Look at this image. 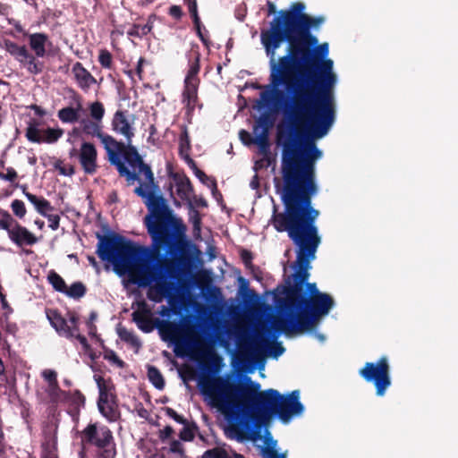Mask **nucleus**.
Instances as JSON below:
<instances>
[{"label":"nucleus","instance_id":"obj_1","mask_svg":"<svg viewBox=\"0 0 458 458\" xmlns=\"http://www.w3.org/2000/svg\"><path fill=\"white\" fill-rule=\"evenodd\" d=\"M131 142H122L114 138L106 152L119 176L125 178L127 186L139 182L133 192L147 207L148 214L143 224L151 245H136L113 233L98 235L97 254L101 260L111 262L117 270L135 275L140 286L156 282L155 288L148 292V298L160 301L172 286L167 279H177L192 268V245L187 239L185 224L167 205L150 165L143 161Z\"/></svg>","mask_w":458,"mask_h":458},{"label":"nucleus","instance_id":"obj_2","mask_svg":"<svg viewBox=\"0 0 458 458\" xmlns=\"http://www.w3.org/2000/svg\"><path fill=\"white\" fill-rule=\"evenodd\" d=\"M319 151L312 145L286 154L283 161L281 200L284 211L274 213L272 225L286 232L296 246L295 272L287 278L279 316L272 320L276 331L286 335L312 330L335 305L333 297L309 283L310 262L316 259L321 242L316 220L319 211L312 206L318 193L316 162Z\"/></svg>","mask_w":458,"mask_h":458},{"label":"nucleus","instance_id":"obj_3","mask_svg":"<svg viewBox=\"0 0 458 458\" xmlns=\"http://www.w3.org/2000/svg\"><path fill=\"white\" fill-rule=\"evenodd\" d=\"M328 44L312 40H302L287 45L285 55L269 58V81L274 90L262 92L261 98L268 102L273 97L276 106L284 114L296 130H303L305 137L296 144L286 142L282 155L297 151L305 145L317 147L316 139L327 134L335 119L334 88L336 75L333 71V60L328 55Z\"/></svg>","mask_w":458,"mask_h":458},{"label":"nucleus","instance_id":"obj_4","mask_svg":"<svg viewBox=\"0 0 458 458\" xmlns=\"http://www.w3.org/2000/svg\"><path fill=\"white\" fill-rule=\"evenodd\" d=\"M199 388L241 441L256 440L276 416L285 423L304 410L298 390L285 395L273 388L261 390L260 384L248 377L244 382L210 377L199 381Z\"/></svg>","mask_w":458,"mask_h":458},{"label":"nucleus","instance_id":"obj_5","mask_svg":"<svg viewBox=\"0 0 458 458\" xmlns=\"http://www.w3.org/2000/svg\"><path fill=\"white\" fill-rule=\"evenodd\" d=\"M302 2L293 3L288 9L280 10L270 21L267 30H261L260 41L267 57L276 54L281 45L291 37L293 31L307 15Z\"/></svg>","mask_w":458,"mask_h":458},{"label":"nucleus","instance_id":"obj_6","mask_svg":"<svg viewBox=\"0 0 458 458\" xmlns=\"http://www.w3.org/2000/svg\"><path fill=\"white\" fill-rule=\"evenodd\" d=\"M83 449L94 448L95 458H115L116 443L112 430L98 422L89 423L80 433Z\"/></svg>","mask_w":458,"mask_h":458},{"label":"nucleus","instance_id":"obj_7","mask_svg":"<svg viewBox=\"0 0 458 458\" xmlns=\"http://www.w3.org/2000/svg\"><path fill=\"white\" fill-rule=\"evenodd\" d=\"M199 47L198 44L191 45L189 55V69L184 79V87L182 90V103L185 105L186 115L191 118L196 106L202 107V104H199L198 89L200 80L198 76L200 71Z\"/></svg>","mask_w":458,"mask_h":458},{"label":"nucleus","instance_id":"obj_8","mask_svg":"<svg viewBox=\"0 0 458 458\" xmlns=\"http://www.w3.org/2000/svg\"><path fill=\"white\" fill-rule=\"evenodd\" d=\"M47 318L50 325L55 329L60 336L67 339H77L84 350L89 349L87 338L80 334L79 315L75 311L69 310L67 318H64L58 310L47 309L46 310Z\"/></svg>","mask_w":458,"mask_h":458},{"label":"nucleus","instance_id":"obj_9","mask_svg":"<svg viewBox=\"0 0 458 458\" xmlns=\"http://www.w3.org/2000/svg\"><path fill=\"white\" fill-rule=\"evenodd\" d=\"M359 375L367 382L373 383L377 396L385 395L391 386L390 366L386 356L377 362H366L359 370Z\"/></svg>","mask_w":458,"mask_h":458},{"label":"nucleus","instance_id":"obj_10","mask_svg":"<svg viewBox=\"0 0 458 458\" xmlns=\"http://www.w3.org/2000/svg\"><path fill=\"white\" fill-rule=\"evenodd\" d=\"M39 122L36 119H31L28 127L26 128L25 136L27 140L33 143H47L54 144L59 140L64 134V130L61 128H47L42 131L43 136L40 135L41 131L38 129Z\"/></svg>","mask_w":458,"mask_h":458},{"label":"nucleus","instance_id":"obj_11","mask_svg":"<svg viewBox=\"0 0 458 458\" xmlns=\"http://www.w3.org/2000/svg\"><path fill=\"white\" fill-rule=\"evenodd\" d=\"M324 21L325 17L323 16L313 17L307 14L303 20L299 22V25L285 42H287V45H290L306 39L312 40L316 36L312 34L311 29H318Z\"/></svg>","mask_w":458,"mask_h":458},{"label":"nucleus","instance_id":"obj_12","mask_svg":"<svg viewBox=\"0 0 458 458\" xmlns=\"http://www.w3.org/2000/svg\"><path fill=\"white\" fill-rule=\"evenodd\" d=\"M157 327L164 341L172 342L176 344H179L183 335L191 330V327L186 324L158 319H157Z\"/></svg>","mask_w":458,"mask_h":458},{"label":"nucleus","instance_id":"obj_13","mask_svg":"<svg viewBox=\"0 0 458 458\" xmlns=\"http://www.w3.org/2000/svg\"><path fill=\"white\" fill-rule=\"evenodd\" d=\"M79 163L84 174L93 175L97 173L98 165V149L96 146L88 141H84L80 147Z\"/></svg>","mask_w":458,"mask_h":458},{"label":"nucleus","instance_id":"obj_14","mask_svg":"<svg viewBox=\"0 0 458 458\" xmlns=\"http://www.w3.org/2000/svg\"><path fill=\"white\" fill-rule=\"evenodd\" d=\"M8 237L17 247L32 246L38 242V237L27 227L21 225L17 220L13 225Z\"/></svg>","mask_w":458,"mask_h":458},{"label":"nucleus","instance_id":"obj_15","mask_svg":"<svg viewBox=\"0 0 458 458\" xmlns=\"http://www.w3.org/2000/svg\"><path fill=\"white\" fill-rule=\"evenodd\" d=\"M80 125L81 130L84 134L98 138L105 149H106L110 143L113 142L114 137L103 132L101 122L91 120L89 118H83L80 121Z\"/></svg>","mask_w":458,"mask_h":458},{"label":"nucleus","instance_id":"obj_16","mask_svg":"<svg viewBox=\"0 0 458 458\" xmlns=\"http://www.w3.org/2000/svg\"><path fill=\"white\" fill-rule=\"evenodd\" d=\"M151 315V310L145 301H139L138 309L131 314L132 320L144 333H150L157 327V319L153 320Z\"/></svg>","mask_w":458,"mask_h":458},{"label":"nucleus","instance_id":"obj_17","mask_svg":"<svg viewBox=\"0 0 458 458\" xmlns=\"http://www.w3.org/2000/svg\"><path fill=\"white\" fill-rule=\"evenodd\" d=\"M111 126L115 133L124 136L126 141H132L134 130L127 119V111L117 110L113 116Z\"/></svg>","mask_w":458,"mask_h":458},{"label":"nucleus","instance_id":"obj_18","mask_svg":"<svg viewBox=\"0 0 458 458\" xmlns=\"http://www.w3.org/2000/svg\"><path fill=\"white\" fill-rule=\"evenodd\" d=\"M265 347H267L268 354L276 359L284 352V348L281 343L275 341L268 342V340L262 335H259L250 345V349L256 354H263Z\"/></svg>","mask_w":458,"mask_h":458},{"label":"nucleus","instance_id":"obj_19","mask_svg":"<svg viewBox=\"0 0 458 458\" xmlns=\"http://www.w3.org/2000/svg\"><path fill=\"white\" fill-rule=\"evenodd\" d=\"M72 73L78 87L84 92H88L97 83V79L80 62L72 65Z\"/></svg>","mask_w":458,"mask_h":458},{"label":"nucleus","instance_id":"obj_20","mask_svg":"<svg viewBox=\"0 0 458 458\" xmlns=\"http://www.w3.org/2000/svg\"><path fill=\"white\" fill-rule=\"evenodd\" d=\"M29 45L37 57L47 55V34L36 32L28 35Z\"/></svg>","mask_w":458,"mask_h":458},{"label":"nucleus","instance_id":"obj_21","mask_svg":"<svg viewBox=\"0 0 458 458\" xmlns=\"http://www.w3.org/2000/svg\"><path fill=\"white\" fill-rule=\"evenodd\" d=\"M100 414L109 422H116L121 419L118 399L109 400L104 403H98Z\"/></svg>","mask_w":458,"mask_h":458},{"label":"nucleus","instance_id":"obj_22","mask_svg":"<svg viewBox=\"0 0 458 458\" xmlns=\"http://www.w3.org/2000/svg\"><path fill=\"white\" fill-rule=\"evenodd\" d=\"M191 140L186 125L182 126V131L179 137V155L188 164H193V159L190 157Z\"/></svg>","mask_w":458,"mask_h":458},{"label":"nucleus","instance_id":"obj_23","mask_svg":"<svg viewBox=\"0 0 458 458\" xmlns=\"http://www.w3.org/2000/svg\"><path fill=\"white\" fill-rule=\"evenodd\" d=\"M23 193L28 200L34 205L36 210L42 216H47V213L54 210V207L50 202L43 197H38L29 191H26V187L23 189Z\"/></svg>","mask_w":458,"mask_h":458},{"label":"nucleus","instance_id":"obj_24","mask_svg":"<svg viewBox=\"0 0 458 458\" xmlns=\"http://www.w3.org/2000/svg\"><path fill=\"white\" fill-rule=\"evenodd\" d=\"M252 142L259 147V153L264 157L267 165H269L271 163V156L267 131H261V132L254 138Z\"/></svg>","mask_w":458,"mask_h":458},{"label":"nucleus","instance_id":"obj_25","mask_svg":"<svg viewBox=\"0 0 458 458\" xmlns=\"http://www.w3.org/2000/svg\"><path fill=\"white\" fill-rule=\"evenodd\" d=\"M4 48L21 63H23L30 54L25 46H19L17 43L9 39L4 40Z\"/></svg>","mask_w":458,"mask_h":458},{"label":"nucleus","instance_id":"obj_26","mask_svg":"<svg viewBox=\"0 0 458 458\" xmlns=\"http://www.w3.org/2000/svg\"><path fill=\"white\" fill-rule=\"evenodd\" d=\"M66 394L64 402L69 403L75 411L79 412L81 408L85 407L86 397L80 390L67 391Z\"/></svg>","mask_w":458,"mask_h":458},{"label":"nucleus","instance_id":"obj_27","mask_svg":"<svg viewBox=\"0 0 458 458\" xmlns=\"http://www.w3.org/2000/svg\"><path fill=\"white\" fill-rule=\"evenodd\" d=\"M81 106L79 104L77 108L67 106L58 111V118L64 123H74L80 122V110Z\"/></svg>","mask_w":458,"mask_h":458},{"label":"nucleus","instance_id":"obj_28","mask_svg":"<svg viewBox=\"0 0 458 458\" xmlns=\"http://www.w3.org/2000/svg\"><path fill=\"white\" fill-rule=\"evenodd\" d=\"M148 378L149 382L158 390L165 387V379L160 370L155 366L148 367Z\"/></svg>","mask_w":458,"mask_h":458},{"label":"nucleus","instance_id":"obj_29","mask_svg":"<svg viewBox=\"0 0 458 458\" xmlns=\"http://www.w3.org/2000/svg\"><path fill=\"white\" fill-rule=\"evenodd\" d=\"M177 194L182 200H187L190 198V194L193 192V187L187 176L180 179L177 183Z\"/></svg>","mask_w":458,"mask_h":458},{"label":"nucleus","instance_id":"obj_30","mask_svg":"<svg viewBox=\"0 0 458 458\" xmlns=\"http://www.w3.org/2000/svg\"><path fill=\"white\" fill-rule=\"evenodd\" d=\"M47 393L53 403L64 402L67 391L62 390L58 382L48 385Z\"/></svg>","mask_w":458,"mask_h":458},{"label":"nucleus","instance_id":"obj_31","mask_svg":"<svg viewBox=\"0 0 458 458\" xmlns=\"http://www.w3.org/2000/svg\"><path fill=\"white\" fill-rule=\"evenodd\" d=\"M87 288L81 282H75L70 287H66L64 293L73 299H80L86 294Z\"/></svg>","mask_w":458,"mask_h":458},{"label":"nucleus","instance_id":"obj_32","mask_svg":"<svg viewBox=\"0 0 458 458\" xmlns=\"http://www.w3.org/2000/svg\"><path fill=\"white\" fill-rule=\"evenodd\" d=\"M183 425L182 429L179 433V437L183 441H192L195 437L194 431L198 429V426L195 422H189L186 420L185 423H181Z\"/></svg>","mask_w":458,"mask_h":458},{"label":"nucleus","instance_id":"obj_33","mask_svg":"<svg viewBox=\"0 0 458 458\" xmlns=\"http://www.w3.org/2000/svg\"><path fill=\"white\" fill-rule=\"evenodd\" d=\"M47 279L55 291L63 293L65 292L67 285L63 277L55 271H50L47 276Z\"/></svg>","mask_w":458,"mask_h":458},{"label":"nucleus","instance_id":"obj_34","mask_svg":"<svg viewBox=\"0 0 458 458\" xmlns=\"http://www.w3.org/2000/svg\"><path fill=\"white\" fill-rule=\"evenodd\" d=\"M98 318V314L96 310H92L89 313V318L86 321V327L88 329V334L91 338H95L98 341H100V336L98 335V327L95 322Z\"/></svg>","mask_w":458,"mask_h":458},{"label":"nucleus","instance_id":"obj_35","mask_svg":"<svg viewBox=\"0 0 458 458\" xmlns=\"http://www.w3.org/2000/svg\"><path fill=\"white\" fill-rule=\"evenodd\" d=\"M26 60L25 66L30 73L36 75L43 72L44 64L37 60L36 55L29 54Z\"/></svg>","mask_w":458,"mask_h":458},{"label":"nucleus","instance_id":"obj_36","mask_svg":"<svg viewBox=\"0 0 458 458\" xmlns=\"http://www.w3.org/2000/svg\"><path fill=\"white\" fill-rule=\"evenodd\" d=\"M153 25L150 21H148L144 25L134 24L132 28L128 31V35L136 38H142L147 36L152 30Z\"/></svg>","mask_w":458,"mask_h":458},{"label":"nucleus","instance_id":"obj_37","mask_svg":"<svg viewBox=\"0 0 458 458\" xmlns=\"http://www.w3.org/2000/svg\"><path fill=\"white\" fill-rule=\"evenodd\" d=\"M16 220L6 210L0 208V230L10 232Z\"/></svg>","mask_w":458,"mask_h":458},{"label":"nucleus","instance_id":"obj_38","mask_svg":"<svg viewBox=\"0 0 458 458\" xmlns=\"http://www.w3.org/2000/svg\"><path fill=\"white\" fill-rule=\"evenodd\" d=\"M99 393H115V387L112 380L109 378L106 380L101 376H94Z\"/></svg>","mask_w":458,"mask_h":458},{"label":"nucleus","instance_id":"obj_39","mask_svg":"<svg viewBox=\"0 0 458 458\" xmlns=\"http://www.w3.org/2000/svg\"><path fill=\"white\" fill-rule=\"evenodd\" d=\"M193 25L197 36L199 38L206 48L209 49L211 42L208 38V31L205 29L200 20L198 21V23H193Z\"/></svg>","mask_w":458,"mask_h":458},{"label":"nucleus","instance_id":"obj_40","mask_svg":"<svg viewBox=\"0 0 458 458\" xmlns=\"http://www.w3.org/2000/svg\"><path fill=\"white\" fill-rule=\"evenodd\" d=\"M90 119L96 120L102 123V119L105 115V107L99 101H96L89 106Z\"/></svg>","mask_w":458,"mask_h":458},{"label":"nucleus","instance_id":"obj_41","mask_svg":"<svg viewBox=\"0 0 458 458\" xmlns=\"http://www.w3.org/2000/svg\"><path fill=\"white\" fill-rule=\"evenodd\" d=\"M202 458H232L229 452L225 447H214L207 450Z\"/></svg>","mask_w":458,"mask_h":458},{"label":"nucleus","instance_id":"obj_42","mask_svg":"<svg viewBox=\"0 0 458 458\" xmlns=\"http://www.w3.org/2000/svg\"><path fill=\"white\" fill-rule=\"evenodd\" d=\"M54 168L58 171L61 175L72 176L75 174V167L72 165H64L62 159H56L54 163Z\"/></svg>","mask_w":458,"mask_h":458},{"label":"nucleus","instance_id":"obj_43","mask_svg":"<svg viewBox=\"0 0 458 458\" xmlns=\"http://www.w3.org/2000/svg\"><path fill=\"white\" fill-rule=\"evenodd\" d=\"M273 121L269 117L267 114H261L258 120L256 121V124L254 126V133L257 134L259 128L262 129V131H269V128L272 126Z\"/></svg>","mask_w":458,"mask_h":458},{"label":"nucleus","instance_id":"obj_44","mask_svg":"<svg viewBox=\"0 0 458 458\" xmlns=\"http://www.w3.org/2000/svg\"><path fill=\"white\" fill-rule=\"evenodd\" d=\"M104 359L114 364L119 369H124L126 363L121 360L114 351L107 349L105 351Z\"/></svg>","mask_w":458,"mask_h":458},{"label":"nucleus","instance_id":"obj_45","mask_svg":"<svg viewBox=\"0 0 458 458\" xmlns=\"http://www.w3.org/2000/svg\"><path fill=\"white\" fill-rule=\"evenodd\" d=\"M98 62L103 68L111 69L113 64L112 54L107 49H101L98 55Z\"/></svg>","mask_w":458,"mask_h":458},{"label":"nucleus","instance_id":"obj_46","mask_svg":"<svg viewBox=\"0 0 458 458\" xmlns=\"http://www.w3.org/2000/svg\"><path fill=\"white\" fill-rule=\"evenodd\" d=\"M11 208L15 216L18 218H23L26 215V207L22 200L14 199L11 203Z\"/></svg>","mask_w":458,"mask_h":458},{"label":"nucleus","instance_id":"obj_47","mask_svg":"<svg viewBox=\"0 0 458 458\" xmlns=\"http://www.w3.org/2000/svg\"><path fill=\"white\" fill-rule=\"evenodd\" d=\"M184 4L188 6V10L192 19V22L198 23L200 18L198 12L197 0H184Z\"/></svg>","mask_w":458,"mask_h":458},{"label":"nucleus","instance_id":"obj_48","mask_svg":"<svg viewBox=\"0 0 458 458\" xmlns=\"http://www.w3.org/2000/svg\"><path fill=\"white\" fill-rule=\"evenodd\" d=\"M191 165V167L192 168L193 172H194V174L199 178V180L204 183V184H207L208 185V182H211V180H214V178H211L209 176H208L205 172H203L202 170H200L196 163L193 161V164H189Z\"/></svg>","mask_w":458,"mask_h":458},{"label":"nucleus","instance_id":"obj_49","mask_svg":"<svg viewBox=\"0 0 458 458\" xmlns=\"http://www.w3.org/2000/svg\"><path fill=\"white\" fill-rule=\"evenodd\" d=\"M170 452L173 454H177L180 458H187L185 454L184 448L182 443L178 440H173L170 444Z\"/></svg>","mask_w":458,"mask_h":458},{"label":"nucleus","instance_id":"obj_50","mask_svg":"<svg viewBox=\"0 0 458 458\" xmlns=\"http://www.w3.org/2000/svg\"><path fill=\"white\" fill-rule=\"evenodd\" d=\"M203 354L208 360V364H205L204 368L208 370H211V366L216 365V362L219 360V358L210 348H208L207 352H203Z\"/></svg>","mask_w":458,"mask_h":458},{"label":"nucleus","instance_id":"obj_51","mask_svg":"<svg viewBox=\"0 0 458 458\" xmlns=\"http://www.w3.org/2000/svg\"><path fill=\"white\" fill-rule=\"evenodd\" d=\"M163 410L166 416L173 419L177 423L181 424L186 422V419L183 416L178 414L173 408L165 407Z\"/></svg>","mask_w":458,"mask_h":458},{"label":"nucleus","instance_id":"obj_52","mask_svg":"<svg viewBox=\"0 0 458 458\" xmlns=\"http://www.w3.org/2000/svg\"><path fill=\"white\" fill-rule=\"evenodd\" d=\"M17 178H18V174L15 171V169L13 168V167H7L5 174L0 172V179L1 180H4V181H8L10 182H13L14 181L17 180Z\"/></svg>","mask_w":458,"mask_h":458},{"label":"nucleus","instance_id":"obj_53","mask_svg":"<svg viewBox=\"0 0 458 458\" xmlns=\"http://www.w3.org/2000/svg\"><path fill=\"white\" fill-rule=\"evenodd\" d=\"M241 259L245 266L246 268L248 267H252V259H253V255H252V252L248 250H242L241 251Z\"/></svg>","mask_w":458,"mask_h":458},{"label":"nucleus","instance_id":"obj_54","mask_svg":"<svg viewBox=\"0 0 458 458\" xmlns=\"http://www.w3.org/2000/svg\"><path fill=\"white\" fill-rule=\"evenodd\" d=\"M168 14L173 17L174 19L179 21L182 19L183 15L182 9L180 5H171L168 10Z\"/></svg>","mask_w":458,"mask_h":458},{"label":"nucleus","instance_id":"obj_55","mask_svg":"<svg viewBox=\"0 0 458 458\" xmlns=\"http://www.w3.org/2000/svg\"><path fill=\"white\" fill-rule=\"evenodd\" d=\"M44 216L47 218V220L49 222L48 226L52 230L55 231V230L58 229L59 223H60V216L59 215H53V214H47V216Z\"/></svg>","mask_w":458,"mask_h":458},{"label":"nucleus","instance_id":"obj_56","mask_svg":"<svg viewBox=\"0 0 458 458\" xmlns=\"http://www.w3.org/2000/svg\"><path fill=\"white\" fill-rule=\"evenodd\" d=\"M264 456L266 458H286L285 454H278L273 447H266L264 449Z\"/></svg>","mask_w":458,"mask_h":458},{"label":"nucleus","instance_id":"obj_57","mask_svg":"<svg viewBox=\"0 0 458 458\" xmlns=\"http://www.w3.org/2000/svg\"><path fill=\"white\" fill-rule=\"evenodd\" d=\"M42 376L45 380L48 382V385L54 384V382H58L57 374L55 370L46 369L43 371Z\"/></svg>","mask_w":458,"mask_h":458},{"label":"nucleus","instance_id":"obj_58","mask_svg":"<svg viewBox=\"0 0 458 458\" xmlns=\"http://www.w3.org/2000/svg\"><path fill=\"white\" fill-rule=\"evenodd\" d=\"M118 399L115 393H99L98 403H104L109 400Z\"/></svg>","mask_w":458,"mask_h":458},{"label":"nucleus","instance_id":"obj_59","mask_svg":"<svg viewBox=\"0 0 458 458\" xmlns=\"http://www.w3.org/2000/svg\"><path fill=\"white\" fill-rule=\"evenodd\" d=\"M119 335L125 342L131 343L132 344L137 343V338L135 337V335L132 333L128 332L127 330L121 331L119 333Z\"/></svg>","mask_w":458,"mask_h":458},{"label":"nucleus","instance_id":"obj_60","mask_svg":"<svg viewBox=\"0 0 458 458\" xmlns=\"http://www.w3.org/2000/svg\"><path fill=\"white\" fill-rule=\"evenodd\" d=\"M174 428L171 426H165L163 430L159 432V438L161 441H165L167 438L171 437L174 434Z\"/></svg>","mask_w":458,"mask_h":458},{"label":"nucleus","instance_id":"obj_61","mask_svg":"<svg viewBox=\"0 0 458 458\" xmlns=\"http://www.w3.org/2000/svg\"><path fill=\"white\" fill-rule=\"evenodd\" d=\"M239 136H240V139L245 144V145H250V144H253L252 140H254V138L251 137L250 133L248 132L247 131L245 130H241L240 132H239Z\"/></svg>","mask_w":458,"mask_h":458},{"label":"nucleus","instance_id":"obj_62","mask_svg":"<svg viewBox=\"0 0 458 458\" xmlns=\"http://www.w3.org/2000/svg\"><path fill=\"white\" fill-rule=\"evenodd\" d=\"M247 269L250 270L254 279H256L259 282L262 281V271L259 267L252 265V267H248Z\"/></svg>","mask_w":458,"mask_h":458},{"label":"nucleus","instance_id":"obj_63","mask_svg":"<svg viewBox=\"0 0 458 458\" xmlns=\"http://www.w3.org/2000/svg\"><path fill=\"white\" fill-rule=\"evenodd\" d=\"M146 63V59L144 57H140L136 66V74L140 80H142L143 74V65Z\"/></svg>","mask_w":458,"mask_h":458},{"label":"nucleus","instance_id":"obj_64","mask_svg":"<svg viewBox=\"0 0 458 458\" xmlns=\"http://www.w3.org/2000/svg\"><path fill=\"white\" fill-rule=\"evenodd\" d=\"M31 110L34 111L35 114L39 117H44L47 115V111L42 108L40 106H38L36 104H32L29 106Z\"/></svg>","mask_w":458,"mask_h":458}]
</instances>
